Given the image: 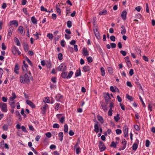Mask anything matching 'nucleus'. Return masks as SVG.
<instances>
[{"label": "nucleus", "mask_w": 155, "mask_h": 155, "mask_svg": "<svg viewBox=\"0 0 155 155\" xmlns=\"http://www.w3.org/2000/svg\"><path fill=\"white\" fill-rule=\"evenodd\" d=\"M68 129V125L67 124H65L64 126V131L65 133H67Z\"/></svg>", "instance_id": "obj_32"}, {"label": "nucleus", "mask_w": 155, "mask_h": 155, "mask_svg": "<svg viewBox=\"0 0 155 155\" xmlns=\"http://www.w3.org/2000/svg\"><path fill=\"white\" fill-rule=\"evenodd\" d=\"M134 127L135 130L137 131L140 130V128L139 126L137 125H134Z\"/></svg>", "instance_id": "obj_57"}, {"label": "nucleus", "mask_w": 155, "mask_h": 155, "mask_svg": "<svg viewBox=\"0 0 155 155\" xmlns=\"http://www.w3.org/2000/svg\"><path fill=\"white\" fill-rule=\"evenodd\" d=\"M61 45L62 47H64L65 45V42L64 40H62L61 41Z\"/></svg>", "instance_id": "obj_46"}, {"label": "nucleus", "mask_w": 155, "mask_h": 155, "mask_svg": "<svg viewBox=\"0 0 155 155\" xmlns=\"http://www.w3.org/2000/svg\"><path fill=\"white\" fill-rule=\"evenodd\" d=\"M101 75L102 76H104L105 75V72L104 68L103 67L101 68Z\"/></svg>", "instance_id": "obj_29"}, {"label": "nucleus", "mask_w": 155, "mask_h": 155, "mask_svg": "<svg viewBox=\"0 0 155 155\" xmlns=\"http://www.w3.org/2000/svg\"><path fill=\"white\" fill-rule=\"evenodd\" d=\"M82 53L84 56H87L89 55V53L86 48L84 47L83 48Z\"/></svg>", "instance_id": "obj_16"}, {"label": "nucleus", "mask_w": 155, "mask_h": 155, "mask_svg": "<svg viewBox=\"0 0 155 155\" xmlns=\"http://www.w3.org/2000/svg\"><path fill=\"white\" fill-rule=\"evenodd\" d=\"M150 142L149 140H147L146 142V146L147 147H148L150 145Z\"/></svg>", "instance_id": "obj_59"}, {"label": "nucleus", "mask_w": 155, "mask_h": 155, "mask_svg": "<svg viewBox=\"0 0 155 155\" xmlns=\"http://www.w3.org/2000/svg\"><path fill=\"white\" fill-rule=\"evenodd\" d=\"M12 25H14L16 27H17L18 26V22L16 20L10 21L9 22V25L11 26Z\"/></svg>", "instance_id": "obj_9"}, {"label": "nucleus", "mask_w": 155, "mask_h": 155, "mask_svg": "<svg viewBox=\"0 0 155 155\" xmlns=\"http://www.w3.org/2000/svg\"><path fill=\"white\" fill-rule=\"evenodd\" d=\"M31 79H32V78L28 76L26 74L24 75H21L20 78V82L23 84L29 83L30 80Z\"/></svg>", "instance_id": "obj_1"}, {"label": "nucleus", "mask_w": 155, "mask_h": 155, "mask_svg": "<svg viewBox=\"0 0 155 155\" xmlns=\"http://www.w3.org/2000/svg\"><path fill=\"white\" fill-rule=\"evenodd\" d=\"M152 107H153V106L152 104H149L148 106V108L149 110L151 111L152 110Z\"/></svg>", "instance_id": "obj_44"}, {"label": "nucleus", "mask_w": 155, "mask_h": 155, "mask_svg": "<svg viewBox=\"0 0 155 155\" xmlns=\"http://www.w3.org/2000/svg\"><path fill=\"white\" fill-rule=\"evenodd\" d=\"M41 11H44L46 12H50V11H48L47 9L45 8H44L43 6H41Z\"/></svg>", "instance_id": "obj_37"}, {"label": "nucleus", "mask_w": 155, "mask_h": 155, "mask_svg": "<svg viewBox=\"0 0 155 155\" xmlns=\"http://www.w3.org/2000/svg\"><path fill=\"white\" fill-rule=\"evenodd\" d=\"M67 26L69 28H70L72 26V23L70 21H68L67 22Z\"/></svg>", "instance_id": "obj_40"}, {"label": "nucleus", "mask_w": 155, "mask_h": 155, "mask_svg": "<svg viewBox=\"0 0 155 155\" xmlns=\"http://www.w3.org/2000/svg\"><path fill=\"white\" fill-rule=\"evenodd\" d=\"M115 131L117 134V135L120 134L122 133L121 130L120 129H117Z\"/></svg>", "instance_id": "obj_45"}, {"label": "nucleus", "mask_w": 155, "mask_h": 155, "mask_svg": "<svg viewBox=\"0 0 155 155\" xmlns=\"http://www.w3.org/2000/svg\"><path fill=\"white\" fill-rule=\"evenodd\" d=\"M26 61H27L28 63V64H30L31 66H32V64L31 63V61L27 58H26Z\"/></svg>", "instance_id": "obj_52"}, {"label": "nucleus", "mask_w": 155, "mask_h": 155, "mask_svg": "<svg viewBox=\"0 0 155 155\" xmlns=\"http://www.w3.org/2000/svg\"><path fill=\"white\" fill-rule=\"evenodd\" d=\"M90 70V68L89 66H85L83 68V71L85 72L89 71Z\"/></svg>", "instance_id": "obj_24"}, {"label": "nucleus", "mask_w": 155, "mask_h": 155, "mask_svg": "<svg viewBox=\"0 0 155 155\" xmlns=\"http://www.w3.org/2000/svg\"><path fill=\"white\" fill-rule=\"evenodd\" d=\"M67 73L64 71H63L61 74V76L62 78H67Z\"/></svg>", "instance_id": "obj_28"}, {"label": "nucleus", "mask_w": 155, "mask_h": 155, "mask_svg": "<svg viewBox=\"0 0 155 155\" xmlns=\"http://www.w3.org/2000/svg\"><path fill=\"white\" fill-rule=\"evenodd\" d=\"M120 53L123 56H125L126 55V52L125 51L121 50L120 51Z\"/></svg>", "instance_id": "obj_61"}, {"label": "nucleus", "mask_w": 155, "mask_h": 155, "mask_svg": "<svg viewBox=\"0 0 155 155\" xmlns=\"http://www.w3.org/2000/svg\"><path fill=\"white\" fill-rule=\"evenodd\" d=\"M81 74V71L80 70H77L75 73V76L76 77H78L80 76Z\"/></svg>", "instance_id": "obj_42"}, {"label": "nucleus", "mask_w": 155, "mask_h": 155, "mask_svg": "<svg viewBox=\"0 0 155 155\" xmlns=\"http://www.w3.org/2000/svg\"><path fill=\"white\" fill-rule=\"evenodd\" d=\"M58 137L60 138L59 140L61 141H62L63 140V137L64 136L63 132H60L58 134Z\"/></svg>", "instance_id": "obj_26"}, {"label": "nucleus", "mask_w": 155, "mask_h": 155, "mask_svg": "<svg viewBox=\"0 0 155 155\" xmlns=\"http://www.w3.org/2000/svg\"><path fill=\"white\" fill-rule=\"evenodd\" d=\"M58 6V5H56V11L57 13H58L60 15H61V9L60 8H59Z\"/></svg>", "instance_id": "obj_30"}, {"label": "nucleus", "mask_w": 155, "mask_h": 155, "mask_svg": "<svg viewBox=\"0 0 155 155\" xmlns=\"http://www.w3.org/2000/svg\"><path fill=\"white\" fill-rule=\"evenodd\" d=\"M123 131L124 134V136L126 137L128 136V129L127 126L126 125L124 126L123 128Z\"/></svg>", "instance_id": "obj_8"}, {"label": "nucleus", "mask_w": 155, "mask_h": 155, "mask_svg": "<svg viewBox=\"0 0 155 155\" xmlns=\"http://www.w3.org/2000/svg\"><path fill=\"white\" fill-rule=\"evenodd\" d=\"M61 114H58L56 115V116L59 119L60 122L62 124H63L65 121L64 120V117H60V116L61 115Z\"/></svg>", "instance_id": "obj_10"}, {"label": "nucleus", "mask_w": 155, "mask_h": 155, "mask_svg": "<svg viewBox=\"0 0 155 155\" xmlns=\"http://www.w3.org/2000/svg\"><path fill=\"white\" fill-rule=\"evenodd\" d=\"M0 107H2V110L4 112L7 111V104L5 103H0Z\"/></svg>", "instance_id": "obj_3"}, {"label": "nucleus", "mask_w": 155, "mask_h": 155, "mask_svg": "<svg viewBox=\"0 0 155 155\" xmlns=\"http://www.w3.org/2000/svg\"><path fill=\"white\" fill-rule=\"evenodd\" d=\"M101 106L102 107L104 111H106L107 110V108L106 105L101 104Z\"/></svg>", "instance_id": "obj_41"}, {"label": "nucleus", "mask_w": 155, "mask_h": 155, "mask_svg": "<svg viewBox=\"0 0 155 155\" xmlns=\"http://www.w3.org/2000/svg\"><path fill=\"white\" fill-rule=\"evenodd\" d=\"M138 144L136 143L133 144L132 146V149L134 150H136L137 148Z\"/></svg>", "instance_id": "obj_27"}, {"label": "nucleus", "mask_w": 155, "mask_h": 155, "mask_svg": "<svg viewBox=\"0 0 155 155\" xmlns=\"http://www.w3.org/2000/svg\"><path fill=\"white\" fill-rule=\"evenodd\" d=\"M16 96L14 92H13L12 94V96H11L9 99L11 101H13L16 98Z\"/></svg>", "instance_id": "obj_20"}, {"label": "nucleus", "mask_w": 155, "mask_h": 155, "mask_svg": "<svg viewBox=\"0 0 155 155\" xmlns=\"http://www.w3.org/2000/svg\"><path fill=\"white\" fill-rule=\"evenodd\" d=\"M66 15L70 13L71 8L70 7H66Z\"/></svg>", "instance_id": "obj_36"}, {"label": "nucleus", "mask_w": 155, "mask_h": 155, "mask_svg": "<svg viewBox=\"0 0 155 155\" xmlns=\"http://www.w3.org/2000/svg\"><path fill=\"white\" fill-rule=\"evenodd\" d=\"M31 20L33 24L34 25L37 24V20L34 16H32L31 17Z\"/></svg>", "instance_id": "obj_21"}, {"label": "nucleus", "mask_w": 155, "mask_h": 155, "mask_svg": "<svg viewBox=\"0 0 155 155\" xmlns=\"http://www.w3.org/2000/svg\"><path fill=\"white\" fill-rule=\"evenodd\" d=\"M13 27L11 26L9 28L8 30V35H7V37L8 38H9L11 36L13 30Z\"/></svg>", "instance_id": "obj_18"}, {"label": "nucleus", "mask_w": 155, "mask_h": 155, "mask_svg": "<svg viewBox=\"0 0 155 155\" xmlns=\"http://www.w3.org/2000/svg\"><path fill=\"white\" fill-rule=\"evenodd\" d=\"M126 98L130 100V101H132L133 100V99L132 97L131 96H130L128 95H126Z\"/></svg>", "instance_id": "obj_49"}, {"label": "nucleus", "mask_w": 155, "mask_h": 155, "mask_svg": "<svg viewBox=\"0 0 155 155\" xmlns=\"http://www.w3.org/2000/svg\"><path fill=\"white\" fill-rule=\"evenodd\" d=\"M107 71L110 74L112 75L113 74L114 70L112 68L110 67H108Z\"/></svg>", "instance_id": "obj_22"}, {"label": "nucleus", "mask_w": 155, "mask_h": 155, "mask_svg": "<svg viewBox=\"0 0 155 155\" xmlns=\"http://www.w3.org/2000/svg\"><path fill=\"white\" fill-rule=\"evenodd\" d=\"M141 9V7L140 6H137L135 8V9L138 12H140Z\"/></svg>", "instance_id": "obj_53"}, {"label": "nucleus", "mask_w": 155, "mask_h": 155, "mask_svg": "<svg viewBox=\"0 0 155 155\" xmlns=\"http://www.w3.org/2000/svg\"><path fill=\"white\" fill-rule=\"evenodd\" d=\"M19 69V67L18 64H15V68H14V72L17 74H19V72L18 71V70Z\"/></svg>", "instance_id": "obj_17"}, {"label": "nucleus", "mask_w": 155, "mask_h": 155, "mask_svg": "<svg viewBox=\"0 0 155 155\" xmlns=\"http://www.w3.org/2000/svg\"><path fill=\"white\" fill-rule=\"evenodd\" d=\"M23 65L22 66V69L23 71L24 72H26L28 71V66L27 64H26L25 61H24L23 62Z\"/></svg>", "instance_id": "obj_5"}, {"label": "nucleus", "mask_w": 155, "mask_h": 155, "mask_svg": "<svg viewBox=\"0 0 155 155\" xmlns=\"http://www.w3.org/2000/svg\"><path fill=\"white\" fill-rule=\"evenodd\" d=\"M14 41L16 43V45L17 46H19L20 45V43L19 42V41L18 39L17 38L15 37L14 38Z\"/></svg>", "instance_id": "obj_33"}, {"label": "nucleus", "mask_w": 155, "mask_h": 155, "mask_svg": "<svg viewBox=\"0 0 155 155\" xmlns=\"http://www.w3.org/2000/svg\"><path fill=\"white\" fill-rule=\"evenodd\" d=\"M110 90L112 92L114 93L116 92V90L114 89V87L113 86H111L110 87Z\"/></svg>", "instance_id": "obj_50"}, {"label": "nucleus", "mask_w": 155, "mask_h": 155, "mask_svg": "<svg viewBox=\"0 0 155 155\" xmlns=\"http://www.w3.org/2000/svg\"><path fill=\"white\" fill-rule=\"evenodd\" d=\"M47 36L48 37L49 39L51 40H52L53 38V35L51 33L48 34L47 35Z\"/></svg>", "instance_id": "obj_38"}, {"label": "nucleus", "mask_w": 155, "mask_h": 155, "mask_svg": "<svg viewBox=\"0 0 155 155\" xmlns=\"http://www.w3.org/2000/svg\"><path fill=\"white\" fill-rule=\"evenodd\" d=\"M120 119L119 114H117L116 116L114 117V119L116 122L118 121Z\"/></svg>", "instance_id": "obj_34"}, {"label": "nucleus", "mask_w": 155, "mask_h": 155, "mask_svg": "<svg viewBox=\"0 0 155 155\" xmlns=\"http://www.w3.org/2000/svg\"><path fill=\"white\" fill-rule=\"evenodd\" d=\"M23 11L25 15H28V13L27 8H23Z\"/></svg>", "instance_id": "obj_56"}, {"label": "nucleus", "mask_w": 155, "mask_h": 155, "mask_svg": "<svg viewBox=\"0 0 155 155\" xmlns=\"http://www.w3.org/2000/svg\"><path fill=\"white\" fill-rule=\"evenodd\" d=\"M26 103L32 108H35V105L31 101L27 100L26 101Z\"/></svg>", "instance_id": "obj_13"}, {"label": "nucleus", "mask_w": 155, "mask_h": 155, "mask_svg": "<svg viewBox=\"0 0 155 155\" xmlns=\"http://www.w3.org/2000/svg\"><path fill=\"white\" fill-rule=\"evenodd\" d=\"M59 127V124H53V127L54 128H58Z\"/></svg>", "instance_id": "obj_51"}, {"label": "nucleus", "mask_w": 155, "mask_h": 155, "mask_svg": "<svg viewBox=\"0 0 155 155\" xmlns=\"http://www.w3.org/2000/svg\"><path fill=\"white\" fill-rule=\"evenodd\" d=\"M98 122H97L96 123L94 124V131L97 133L99 132V129L100 128V125L98 124Z\"/></svg>", "instance_id": "obj_7"}, {"label": "nucleus", "mask_w": 155, "mask_h": 155, "mask_svg": "<svg viewBox=\"0 0 155 155\" xmlns=\"http://www.w3.org/2000/svg\"><path fill=\"white\" fill-rule=\"evenodd\" d=\"M127 13L126 11L125 10H124L122 12L121 14V16L122 18L124 20H125L126 19Z\"/></svg>", "instance_id": "obj_19"}, {"label": "nucleus", "mask_w": 155, "mask_h": 155, "mask_svg": "<svg viewBox=\"0 0 155 155\" xmlns=\"http://www.w3.org/2000/svg\"><path fill=\"white\" fill-rule=\"evenodd\" d=\"M73 74V72L72 71H71L68 74V76H67V78L69 79L72 76Z\"/></svg>", "instance_id": "obj_39"}, {"label": "nucleus", "mask_w": 155, "mask_h": 155, "mask_svg": "<svg viewBox=\"0 0 155 155\" xmlns=\"http://www.w3.org/2000/svg\"><path fill=\"white\" fill-rule=\"evenodd\" d=\"M56 106L55 109L56 110H58L59 109L60 104L58 103H55Z\"/></svg>", "instance_id": "obj_47"}, {"label": "nucleus", "mask_w": 155, "mask_h": 155, "mask_svg": "<svg viewBox=\"0 0 155 155\" xmlns=\"http://www.w3.org/2000/svg\"><path fill=\"white\" fill-rule=\"evenodd\" d=\"M141 17V15L140 14H137L135 16V18L139 19Z\"/></svg>", "instance_id": "obj_64"}, {"label": "nucleus", "mask_w": 155, "mask_h": 155, "mask_svg": "<svg viewBox=\"0 0 155 155\" xmlns=\"http://www.w3.org/2000/svg\"><path fill=\"white\" fill-rule=\"evenodd\" d=\"M97 118L98 120L101 124L104 122V120L103 117L99 114L97 116Z\"/></svg>", "instance_id": "obj_14"}, {"label": "nucleus", "mask_w": 155, "mask_h": 155, "mask_svg": "<svg viewBox=\"0 0 155 155\" xmlns=\"http://www.w3.org/2000/svg\"><path fill=\"white\" fill-rule=\"evenodd\" d=\"M63 96L60 94H57L55 97V99L57 101H61L63 100Z\"/></svg>", "instance_id": "obj_12"}, {"label": "nucleus", "mask_w": 155, "mask_h": 155, "mask_svg": "<svg viewBox=\"0 0 155 155\" xmlns=\"http://www.w3.org/2000/svg\"><path fill=\"white\" fill-rule=\"evenodd\" d=\"M4 141H2L0 143V148H4Z\"/></svg>", "instance_id": "obj_54"}, {"label": "nucleus", "mask_w": 155, "mask_h": 155, "mask_svg": "<svg viewBox=\"0 0 155 155\" xmlns=\"http://www.w3.org/2000/svg\"><path fill=\"white\" fill-rule=\"evenodd\" d=\"M57 69L59 71H64L66 70V67L64 64H61L57 68Z\"/></svg>", "instance_id": "obj_4"}, {"label": "nucleus", "mask_w": 155, "mask_h": 155, "mask_svg": "<svg viewBox=\"0 0 155 155\" xmlns=\"http://www.w3.org/2000/svg\"><path fill=\"white\" fill-rule=\"evenodd\" d=\"M110 147L114 148H116L117 147V144L114 141L111 142Z\"/></svg>", "instance_id": "obj_35"}, {"label": "nucleus", "mask_w": 155, "mask_h": 155, "mask_svg": "<svg viewBox=\"0 0 155 155\" xmlns=\"http://www.w3.org/2000/svg\"><path fill=\"white\" fill-rule=\"evenodd\" d=\"M146 10L147 12V13H149V7H148V5L147 3L146 4Z\"/></svg>", "instance_id": "obj_62"}, {"label": "nucleus", "mask_w": 155, "mask_h": 155, "mask_svg": "<svg viewBox=\"0 0 155 155\" xmlns=\"http://www.w3.org/2000/svg\"><path fill=\"white\" fill-rule=\"evenodd\" d=\"M99 147L100 150L101 152L104 150L106 148L104 143L101 141L99 142Z\"/></svg>", "instance_id": "obj_2"}, {"label": "nucleus", "mask_w": 155, "mask_h": 155, "mask_svg": "<svg viewBox=\"0 0 155 155\" xmlns=\"http://www.w3.org/2000/svg\"><path fill=\"white\" fill-rule=\"evenodd\" d=\"M125 60V61L127 63V65L128 67H130L131 65L129 59V58L128 56H127L124 58Z\"/></svg>", "instance_id": "obj_15"}, {"label": "nucleus", "mask_w": 155, "mask_h": 155, "mask_svg": "<svg viewBox=\"0 0 155 155\" xmlns=\"http://www.w3.org/2000/svg\"><path fill=\"white\" fill-rule=\"evenodd\" d=\"M121 34L122 35H124L126 33V30L124 25H122L121 26Z\"/></svg>", "instance_id": "obj_25"}, {"label": "nucleus", "mask_w": 155, "mask_h": 155, "mask_svg": "<svg viewBox=\"0 0 155 155\" xmlns=\"http://www.w3.org/2000/svg\"><path fill=\"white\" fill-rule=\"evenodd\" d=\"M47 137L48 138H50L51 136V134L50 132H48L45 134Z\"/></svg>", "instance_id": "obj_60"}, {"label": "nucleus", "mask_w": 155, "mask_h": 155, "mask_svg": "<svg viewBox=\"0 0 155 155\" xmlns=\"http://www.w3.org/2000/svg\"><path fill=\"white\" fill-rule=\"evenodd\" d=\"M63 55L61 53H59L58 55V58L60 60H61L63 58Z\"/></svg>", "instance_id": "obj_43"}, {"label": "nucleus", "mask_w": 155, "mask_h": 155, "mask_svg": "<svg viewBox=\"0 0 155 155\" xmlns=\"http://www.w3.org/2000/svg\"><path fill=\"white\" fill-rule=\"evenodd\" d=\"M87 59L88 61L89 62H91L93 61L92 58L90 56L88 57Z\"/></svg>", "instance_id": "obj_55"}, {"label": "nucleus", "mask_w": 155, "mask_h": 155, "mask_svg": "<svg viewBox=\"0 0 155 155\" xmlns=\"http://www.w3.org/2000/svg\"><path fill=\"white\" fill-rule=\"evenodd\" d=\"M127 143V142L125 139H124L122 140V144L123 146L119 149L120 150H123L126 148Z\"/></svg>", "instance_id": "obj_6"}, {"label": "nucleus", "mask_w": 155, "mask_h": 155, "mask_svg": "<svg viewBox=\"0 0 155 155\" xmlns=\"http://www.w3.org/2000/svg\"><path fill=\"white\" fill-rule=\"evenodd\" d=\"M107 13V11L106 10H104L99 12V14L100 15H105Z\"/></svg>", "instance_id": "obj_31"}, {"label": "nucleus", "mask_w": 155, "mask_h": 155, "mask_svg": "<svg viewBox=\"0 0 155 155\" xmlns=\"http://www.w3.org/2000/svg\"><path fill=\"white\" fill-rule=\"evenodd\" d=\"M18 31L23 36L25 35V31H24V28L22 26H20L18 27Z\"/></svg>", "instance_id": "obj_11"}, {"label": "nucleus", "mask_w": 155, "mask_h": 155, "mask_svg": "<svg viewBox=\"0 0 155 155\" xmlns=\"http://www.w3.org/2000/svg\"><path fill=\"white\" fill-rule=\"evenodd\" d=\"M139 98L140 99V100L141 101V102L142 103V104L143 105V107H145V104L141 97L140 96H139Z\"/></svg>", "instance_id": "obj_48"}, {"label": "nucleus", "mask_w": 155, "mask_h": 155, "mask_svg": "<svg viewBox=\"0 0 155 155\" xmlns=\"http://www.w3.org/2000/svg\"><path fill=\"white\" fill-rule=\"evenodd\" d=\"M112 109H109V111H108V115L109 116H111L112 115Z\"/></svg>", "instance_id": "obj_58"}, {"label": "nucleus", "mask_w": 155, "mask_h": 155, "mask_svg": "<svg viewBox=\"0 0 155 155\" xmlns=\"http://www.w3.org/2000/svg\"><path fill=\"white\" fill-rule=\"evenodd\" d=\"M110 39L111 41H114L115 40V38L114 36L113 35L111 36L110 37Z\"/></svg>", "instance_id": "obj_63"}, {"label": "nucleus", "mask_w": 155, "mask_h": 155, "mask_svg": "<svg viewBox=\"0 0 155 155\" xmlns=\"http://www.w3.org/2000/svg\"><path fill=\"white\" fill-rule=\"evenodd\" d=\"M74 149L76 150V153L77 154H79L81 152V148L80 147H74Z\"/></svg>", "instance_id": "obj_23"}]
</instances>
